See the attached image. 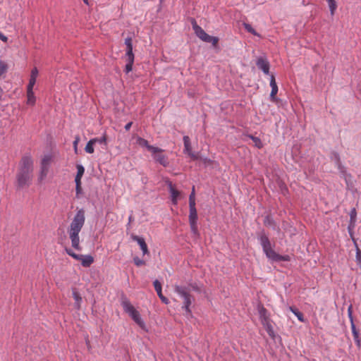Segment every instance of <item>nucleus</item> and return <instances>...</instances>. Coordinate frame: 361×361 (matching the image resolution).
<instances>
[{
	"mask_svg": "<svg viewBox=\"0 0 361 361\" xmlns=\"http://www.w3.org/2000/svg\"><path fill=\"white\" fill-rule=\"evenodd\" d=\"M267 222H268L269 224H271V221H269L268 218H267Z\"/></svg>",
	"mask_w": 361,
	"mask_h": 361,
	"instance_id": "nucleus-46",
	"label": "nucleus"
},
{
	"mask_svg": "<svg viewBox=\"0 0 361 361\" xmlns=\"http://www.w3.org/2000/svg\"><path fill=\"white\" fill-rule=\"evenodd\" d=\"M197 213L196 207L190 208L189 221L190 223L197 222Z\"/></svg>",
	"mask_w": 361,
	"mask_h": 361,
	"instance_id": "nucleus-21",
	"label": "nucleus"
},
{
	"mask_svg": "<svg viewBox=\"0 0 361 361\" xmlns=\"http://www.w3.org/2000/svg\"><path fill=\"white\" fill-rule=\"evenodd\" d=\"M125 44L126 46V56H134L133 52V39L130 37H127L125 39Z\"/></svg>",
	"mask_w": 361,
	"mask_h": 361,
	"instance_id": "nucleus-18",
	"label": "nucleus"
},
{
	"mask_svg": "<svg viewBox=\"0 0 361 361\" xmlns=\"http://www.w3.org/2000/svg\"><path fill=\"white\" fill-rule=\"evenodd\" d=\"M37 78L30 77V81L27 87V90H32L33 89V87L36 82Z\"/></svg>",
	"mask_w": 361,
	"mask_h": 361,
	"instance_id": "nucleus-35",
	"label": "nucleus"
},
{
	"mask_svg": "<svg viewBox=\"0 0 361 361\" xmlns=\"http://www.w3.org/2000/svg\"><path fill=\"white\" fill-rule=\"evenodd\" d=\"M7 69H8V66L7 64L2 61H0V77L6 73V72L7 71Z\"/></svg>",
	"mask_w": 361,
	"mask_h": 361,
	"instance_id": "nucleus-32",
	"label": "nucleus"
},
{
	"mask_svg": "<svg viewBox=\"0 0 361 361\" xmlns=\"http://www.w3.org/2000/svg\"><path fill=\"white\" fill-rule=\"evenodd\" d=\"M258 314L259 316V319L262 326L266 329L269 336L271 338L275 336L274 330L272 326V321L269 317V314L267 309L261 305H259L257 307Z\"/></svg>",
	"mask_w": 361,
	"mask_h": 361,
	"instance_id": "nucleus-5",
	"label": "nucleus"
},
{
	"mask_svg": "<svg viewBox=\"0 0 361 361\" xmlns=\"http://www.w3.org/2000/svg\"><path fill=\"white\" fill-rule=\"evenodd\" d=\"M73 297L75 301V306L78 310H79L80 308L82 298H81L80 295L79 294V293L77 291H75V290L73 292Z\"/></svg>",
	"mask_w": 361,
	"mask_h": 361,
	"instance_id": "nucleus-22",
	"label": "nucleus"
},
{
	"mask_svg": "<svg viewBox=\"0 0 361 361\" xmlns=\"http://www.w3.org/2000/svg\"><path fill=\"white\" fill-rule=\"evenodd\" d=\"M94 142L92 140V139L87 143L85 150L87 153L92 154L94 152Z\"/></svg>",
	"mask_w": 361,
	"mask_h": 361,
	"instance_id": "nucleus-28",
	"label": "nucleus"
},
{
	"mask_svg": "<svg viewBox=\"0 0 361 361\" xmlns=\"http://www.w3.org/2000/svg\"><path fill=\"white\" fill-rule=\"evenodd\" d=\"M202 41L205 42L212 43L214 47H216L218 44L219 39L216 37L207 35V36L205 38H204Z\"/></svg>",
	"mask_w": 361,
	"mask_h": 361,
	"instance_id": "nucleus-24",
	"label": "nucleus"
},
{
	"mask_svg": "<svg viewBox=\"0 0 361 361\" xmlns=\"http://www.w3.org/2000/svg\"><path fill=\"white\" fill-rule=\"evenodd\" d=\"M258 236L263 251L265 253L267 257L270 260L274 262H288L290 260L289 255H281L274 250V249L271 247V242L264 232H261L259 233Z\"/></svg>",
	"mask_w": 361,
	"mask_h": 361,
	"instance_id": "nucleus-3",
	"label": "nucleus"
},
{
	"mask_svg": "<svg viewBox=\"0 0 361 361\" xmlns=\"http://www.w3.org/2000/svg\"><path fill=\"white\" fill-rule=\"evenodd\" d=\"M154 289L159 296V298H160V300H161V302L164 304H169V301L168 300L167 298H166L163 294H162V291H161V283L158 281V280H155L154 281Z\"/></svg>",
	"mask_w": 361,
	"mask_h": 361,
	"instance_id": "nucleus-14",
	"label": "nucleus"
},
{
	"mask_svg": "<svg viewBox=\"0 0 361 361\" xmlns=\"http://www.w3.org/2000/svg\"><path fill=\"white\" fill-rule=\"evenodd\" d=\"M79 141H80V137L78 136H77L73 142L74 150L76 154L78 153V144Z\"/></svg>",
	"mask_w": 361,
	"mask_h": 361,
	"instance_id": "nucleus-40",
	"label": "nucleus"
},
{
	"mask_svg": "<svg viewBox=\"0 0 361 361\" xmlns=\"http://www.w3.org/2000/svg\"><path fill=\"white\" fill-rule=\"evenodd\" d=\"M189 207L190 208L195 207V186L192 187V192L189 197Z\"/></svg>",
	"mask_w": 361,
	"mask_h": 361,
	"instance_id": "nucleus-26",
	"label": "nucleus"
},
{
	"mask_svg": "<svg viewBox=\"0 0 361 361\" xmlns=\"http://www.w3.org/2000/svg\"><path fill=\"white\" fill-rule=\"evenodd\" d=\"M34 171L33 159L30 156L22 157L16 174L18 187L23 188L28 187L32 180Z\"/></svg>",
	"mask_w": 361,
	"mask_h": 361,
	"instance_id": "nucleus-2",
	"label": "nucleus"
},
{
	"mask_svg": "<svg viewBox=\"0 0 361 361\" xmlns=\"http://www.w3.org/2000/svg\"><path fill=\"white\" fill-rule=\"evenodd\" d=\"M121 305L124 311L133 319V320L142 329L145 327V322L142 321L139 312L133 307L130 302L124 298L121 302Z\"/></svg>",
	"mask_w": 361,
	"mask_h": 361,
	"instance_id": "nucleus-6",
	"label": "nucleus"
},
{
	"mask_svg": "<svg viewBox=\"0 0 361 361\" xmlns=\"http://www.w3.org/2000/svg\"><path fill=\"white\" fill-rule=\"evenodd\" d=\"M85 173V169L82 165H77V174L75 181H81V178Z\"/></svg>",
	"mask_w": 361,
	"mask_h": 361,
	"instance_id": "nucleus-23",
	"label": "nucleus"
},
{
	"mask_svg": "<svg viewBox=\"0 0 361 361\" xmlns=\"http://www.w3.org/2000/svg\"><path fill=\"white\" fill-rule=\"evenodd\" d=\"M193 30L196 34V35L202 40H203L204 38H205L207 36V33L205 32V31L199 25L195 23L192 25Z\"/></svg>",
	"mask_w": 361,
	"mask_h": 361,
	"instance_id": "nucleus-17",
	"label": "nucleus"
},
{
	"mask_svg": "<svg viewBox=\"0 0 361 361\" xmlns=\"http://www.w3.org/2000/svg\"><path fill=\"white\" fill-rule=\"evenodd\" d=\"M169 191L171 195V200L173 204H176L178 202V197L180 195V192L178 191L171 183H169Z\"/></svg>",
	"mask_w": 361,
	"mask_h": 361,
	"instance_id": "nucleus-16",
	"label": "nucleus"
},
{
	"mask_svg": "<svg viewBox=\"0 0 361 361\" xmlns=\"http://www.w3.org/2000/svg\"><path fill=\"white\" fill-rule=\"evenodd\" d=\"M331 14L333 16L334 14V12L337 8V5L335 0H327Z\"/></svg>",
	"mask_w": 361,
	"mask_h": 361,
	"instance_id": "nucleus-29",
	"label": "nucleus"
},
{
	"mask_svg": "<svg viewBox=\"0 0 361 361\" xmlns=\"http://www.w3.org/2000/svg\"><path fill=\"white\" fill-rule=\"evenodd\" d=\"M35 96L32 90H27V104L33 106L35 104Z\"/></svg>",
	"mask_w": 361,
	"mask_h": 361,
	"instance_id": "nucleus-19",
	"label": "nucleus"
},
{
	"mask_svg": "<svg viewBox=\"0 0 361 361\" xmlns=\"http://www.w3.org/2000/svg\"><path fill=\"white\" fill-rule=\"evenodd\" d=\"M356 262L357 265L361 267V250L359 249L357 245H356Z\"/></svg>",
	"mask_w": 361,
	"mask_h": 361,
	"instance_id": "nucleus-33",
	"label": "nucleus"
},
{
	"mask_svg": "<svg viewBox=\"0 0 361 361\" xmlns=\"http://www.w3.org/2000/svg\"><path fill=\"white\" fill-rule=\"evenodd\" d=\"M136 143L141 147H145L149 152H157V147L150 145L148 141L141 137H137Z\"/></svg>",
	"mask_w": 361,
	"mask_h": 361,
	"instance_id": "nucleus-11",
	"label": "nucleus"
},
{
	"mask_svg": "<svg viewBox=\"0 0 361 361\" xmlns=\"http://www.w3.org/2000/svg\"><path fill=\"white\" fill-rule=\"evenodd\" d=\"M174 290L183 300L182 308L185 310L188 314H190L191 310L190 306L192 304L193 298L190 293L189 288L185 286L176 285L174 286Z\"/></svg>",
	"mask_w": 361,
	"mask_h": 361,
	"instance_id": "nucleus-4",
	"label": "nucleus"
},
{
	"mask_svg": "<svg viewBox=\"0 0 361 361\" xmlns=\"http://www.w3.org/2000/svg\"><path fill=\"white\" fill-rule=\"evenodd\" d=\"M348 317L350 320V322H352V321H353L352 305H350L349 307L348 308Z\"/></svg>",
	"mask_w": 361,
	"mask_h": 361,
	"instance_id": "nucleus-39",
	"label": "nucleus"
},
{
	"mask_svg": "<svg viewBox=\"0 0 361 361\" xmlns=\"http://www.w3.org/2000/svg\"><path fill=\"white\" fill-rule=\"evenodd\" d=\"M248 137L253 141L255 147L258 149H261L263 147L262 142L259 137H255L252 135H249Z\"/></svg>",
	"mask_w": 361,
	"mask_h": 361,
	"instance_id": "nucleus-25",
	"label": "nucleus"
},
{
	"mask_svg": "<svg viewBox=\"0 0 361 361\" xmlns=\"http://www.w3.org/2000/svg\"><path fill=\"white\" fill-rule=\"evenodd\" d=\"M127 63L126 65V72L128 73L133 69V65L134 63V56H126Z\"/></svg>",
	"mask_w": 361,
	"mask_h": 361,
	"instance_id": "nucleus-20",
	"label": "nucleus"
},
{
	"mask_svg": "<svg viewBox=\"0 0 361 361\" xmlns=\"http://www.w3.org/2000/svg\"><path fill=\"white\" fill-rule=\"evenodd\" d=\"M133 261L137 267L142 266L145 264L144 260L140 259L137 257H134Z\"/></svg>",
	"mask_w": 361,
	"mask_h": 361,
	"instance_id": "nucleus-36",
	"label": "nucleus"
},
{
	"mask_svg": "<svg viewBox=\"0 0 361 361\" xmlns=\"http://www.w3.org/2000/svg\"><path fill=\"white\" fill-rule=\"evenodd\" d=\"M82 1H83V2H84L85 4H87V5H88V4H89V1H88V0H82Z\"/></svg>",
	"mask_w": 361,
	"mask_h": 361,
	"instance_id": "nucleus-45",
	"label": "nucleus"
},
{
	"mask_svg": "<svg viewBox=\"0 0 361 361\" xmlns=\"http://www.w3.org/2000/svg\"><path fill=\"white\" fill-rule=\"evenodd\" d=\"M131 238L134 241H136L139 244L140 249L142 250V251L143 252V255H146V254L149 253L148 247H147V245L144 238L139 237L137 235H132Z\"/></svg>",
	"mask_w": 361,
	"mask_h": 361,
	"instance_id": "nucleus-15",
	"label": "nucleus"
},
{
	"mask_svg": "<svg viewBox=\"0 0 361 361\" xmlns=\"http://www.w3.org/2000/svg\"><path fill=\"white\" fill-rule=\"evenodd\" d=\"M85 210L83 209H78L67 230L72 247L78 251L82 250L80 245L79 233L85 225Z\"/></svg>",
	"mask_w": 361,
	"mask_h": 361,
	"instance_id": "nucleus-1",
	"label": "nucleus"
},
{
	"mask_svg": "<svg viewBox=\"0 0 361 361\" xmlns=\"http://www.w3.org/2000/svg\"><path fill=\"white\" fill-rule=\"evenodd\" d=\"M157 152H151L154 159L164 166L169 165L168 157L164 154V150L157 147Z\"/></svg>",
	"mask_w": 361,
	"mask_h": 361,
	"instance_id": "nucleus-10",
	"label": "nucleus"
},
{
	"mask_svg": "<svg viewBox=\"0 0 361 361\" xmlns=\"http://www.w3.org/2000/svg\"><path fill=\"white\" fill-rule=\"evenodd\" d=\"M184 143V153L187 154L192 160H197L200 157L197 153L193 152L190 139L188 135H185L183 138Z\"/></svg>",
	"mask_w": 361,
	"mask_h": 361,
	"instance_id": "nucleus-9",
	"label": "nucleus"
},
{
	"mask_svg": "<svg viewBox=\"0 0 361 361\" xmlns=\"http://www.w3.org/2000/svg\"><path fill=\"white\" fill-rule=\"evenodd\" d=\"M351 323V329H352V333L355 337V338H358V332L356 330V328H355V325L354 324V322L352 321Z\"/></svg>",
	"mask_w": 361,
	"mask_h": 361,
	"instance_id": "nucleus-38",
	"label": "nucleus"
},
{
	"mask_svg": "<svg viewBox=\"0 0 361 361\" xmlns=\"http://www.w3.org/2000/svg\"><path fill=\"white\" fill-rule=\"evenodd\" d=\"M38 75V70L37 68H32L31 71V75L30 77L37 78Z\"/></svg>",
	"mask_w": 361,
	"mask_h": 361,
	"instance_id": "nucleus-42",
	"label": "nucleus"
},
{
	"mask_svg": "<svg viewBox=\"0 0 361 361\" xmlns=\"http://www.w3.org/2000/svg\"><path fill=\"white\" fill-rule=\"evenodd\" d=\"M257 67L261 69L265 74L269 73V61L262 57L257 59L256 63Z\"/></svg>",
	"mask_w": 361,
	"mask_h": 361,
	"instance_id": "nucleus-13",
	"label": "nucleus"
},
{
	"mask_svg": "<svg viewBox=\"0 0 361 361\" xmlns=\"http://www.w3.org/2000/svg\"><path fill=\"white\" fill-rule=\"evenodd\" d=\"M290 310L298 317V320L303 322H304V317L302 313L299 312L296 308L293 307H289Z\"/></svg>",
	"mask_w": 361,
	"mask_h": 361,
	"instance_id": "nucleus-27",
	"label": "nucleus"
},
{
	"mask_svg": "<svg viewBox=\"0 0 361 361\" xmlns=\"http://www.w3.org/2000/svg\"><path fill=\"white\" fill-rule=\"evenodd\" d=\"M200 160L205 165H211L213 163L212 160H211V159H209L208 158H200Z\"/></svg>",
	"mask_w": 361,
	"mask_h": 361,
	"instance_id": "nucleus-41",
	"label": "nucleus"
},
{
	"mask_svg": "<svg viewBox=\"0 0 361 361\" xmlns=\"http://www.w3.org/2000/svg\"><path fill=\"white\" fill-rule=\"evenodd\" d=\"M191 231L194 235H198V229L197 222L190 223Z\"/></svg>",
	"mask_w": 361,
	"mask_h": 361,
	"instance_id": "nucleus-34",
	"label": "nucleus"
},
{
	"mask_svg": "<svg viewBox=\"0 0 361 361\" xmlns=\"http://www.w3.org/2000/svg\"><path fill=\"white\" fill-rule=\"evenodd\" d=\"M66 252L73 259L80 261L84 267H89L93 262L94 258L91 255H82L75 253L72 249L66 247Z\"/></svg>",
	"mask_w": 361,
	"mask_h": 361,
	"instance_id": "nucleus-7",
	"label": "nucleus"
},
{
	"mask_svg": "<svg viewBox=\"0 0 361 361\" xmlns=\"http://www.w3.org/2000/svg\"><path fill=\"white\" fill-rule=\"evenodd\" d=\"M51 161L52 156L51 154H46L42 157L38 178L39 182H42L47 177Z\"/></svg>",
	"mask_w": 361,
	"mask_h": 361,
	"instance_id": "nucleus-8",
	"label": "nucleus"
},
{
	"mask_svg": "<svg viewBox=\"0 0 361 361\" xmlns=\"http://www.w3.org/2000/svg\"><path fill=\"white\" fill-rule=\"evenodd\" d=\"M92 140L94 142V144L99 143V144H104L106 145V135L104 134L101 137H95L92 139Z\"/></svg>",
	"mask_w": 361,
	"mask_h": 361,
	"instance_id": "nucleus-30",
	"label": "nucleus"
},
{
	"mask_svg": "<svg viewBox=\"0 0 361 361\" xmlns=\"http://www.w3.org/2000/svg\"><path fill=\"white\" fill-rule=\"evenodd\" d=\"M270 86L271 87V91L270 93V99L271 102H276L277 98L276 97L277 92H278V86L275 80V78L274 75H271L270 78Z\"/></svg>",
	"mask_w": 361,
	"mask_h": 361,
	"instance_id": "nucleus-12",
	"label": "nucleus"
},
{
	"mask_svg": "<svg viewBox=\"0 0 361 361\" xmlns=\"http://www.w3.org/2000/svg\"><path fill=\"white\" fill-rule=\"evenodd\" d=\"M0 39L6 42L8 41V37L0 32Z\"/></svg>",
	"mask_w": 361,
	"mask_h": 361,
	"instance_id": "nucleus-43",
	"label": "nucleus"
},
{
	"mask_svg": "<svg viewBox=\"0 0 361 361\" xmlns=\"http://www.w3.org/2000/svg\"><path fill=\"white\" fill-rule=\"evenodd\" d=\"M75 190H76V195L78 197L79 194L82 191V187H81V181H75Z\"/></svg>",
	"mask_w": 361,
	"mask_h": 361,
	"instance_id": "nucleus-37",
	"label": "nucleus"
},
{
	"mask_svg": "<svg viewBox=\"0 0 361 361\" xmlns=\"http://www.w3.org/2000/svg\"><path fill=\"white\" fill-rule=\"evenodd\" d=\"M243 25H244L245 29L248 32H250L251 34L256 35V36H259V35L255 31V30L252 28L251 25H250L248 23H244Z\"/></svg>",
	"mask_w": 361,
	"mask_h": 361,
	"instance_id": "nucleus-31",
	"label": "nucleus"
},
{
	"mask_svg": "<svg viewBox=\"0 0 361 361\" xmlns=\"http://www.w3.org/2000/svg\"><path fill=\"white\" fill-rule=\"evenodd\" d=\"M132 124H133V122H129V123H128L125 126V129H126V130H127V131H128V130H130V128H131V126H132Z\"/></svg>",
	"mask_w": 361,
	"mask_h": 361,
	"instance_id": "nucleus-44",
	"label": "nucleus"
}]
</instances>
